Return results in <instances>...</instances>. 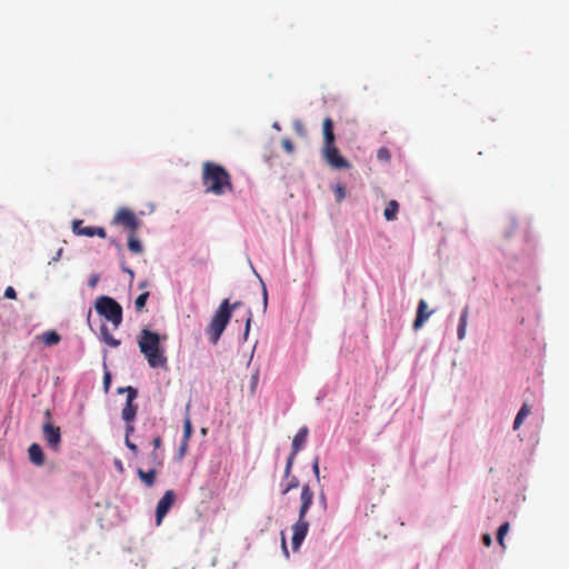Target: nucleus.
I'll list each match as a JSON object with an SVG mask.
<instances>
[{
  "label": "nucleus",
  "instance_id": "f257e3e1",
  "mask_svg": "<svg viewBox=\"0 0 569 569\" xmlns=\"http://www.w3.org/2000/svg\"><path fill=\"white\" fill-rule=\"evenodd\" d=\"M201 180L206 193L222 196L233 190L229 172L222 166L211 161L202 164Z\"/></svg>",
  "mask_w": 569,
  "mask_h": 569
},
{
  "label": "nucleus",
  "instance_id": "f03ea898",
  "mask_svg": "<svg viewBox=\"0 0 569 569\" xmlns=\"http://www.w3.org/2000/svg\"><path fill=\"white\" fill-rule=\"evenodd\" d=\"M160 343L161 338L159 333L149 329L141 330L138 346L151 368H164L167 366L164 349Z\"/></svg>",
  "mask_w": 569,
  "mask_h": 569
},
{
  "label": "nucleus",
  "instance_id": "7ed1b4c3",
  "mask_svg": "<svg viewBox=\"0 0 569 569\" xmlns=\"http://www.w3.org/2000/svg\"><path fill=\"white\" fill-rule=\"evenodd\" d=\"M323 146L321 154L325 161L333 169H349L350 162L345 159L336 147V137L333 132V121L326 118L322 122Z\"/></svg>",
  "mask_w": 569,
  "mask_h": 569
},
{
  "label": "nucleus",
  "instance_id": "20e7f679",
  "mask_svg": "<svg viewBox=\"0 0 569 569\" xmlns=\"http://www.w3.org/2000/svg\"><path fill=\"white\" fill-rule=\"evenodd\" d=\"M300 508H299V516L297 522L292 526V549L297 551L301 543L303 542L308 529H309V522L306 520L308 510L313 501V491L311 490L309 485L302 486L301 495H300Z\"/></svg>",
  "mask_w": 569,
  "mask_h": 569
},
{
  "label": "nucleus",
  "instance_id": "39448f33",
  "mask_svg": "<svg viewBox=\"0 0 569 569\" xmlns=\"http://www.w3.org/2000/svg\"><path fill=\"white\" fill-rule=\"evenodd\" d=\"M239 306L240 302L231 305L228 299L220 303L206 330L211 343L216 345L219 341L232 317V311Z\"/></svg>",
  "mask_w": 569,
  "mask_h": 569
},
{
  "label": "nucleus",
  "instance_id": "423d86ee",
  "mask_svg": "<svg viewBox=\"0 0 569 569\" xmlns=\"http://www.w3.org/2000/svg\"><path fill=\"white\" fill-rule=\"evenodd\" d=\"M96 311L118 328L122 322V307L111 297L101 296L96 300Z\"/></svg>",
  "mask_w": 569,
  "mask_h": 569
},
{
  "label": "nucleus",
  "instance_id": "0eeeda50",
  "mask_svg": "<svg viewBox=\"0 0 569 569\" xmlns=\"http://www.w3.org/2000/svg\"><path fill=\"white\" fill-rule=\"evenodd\" d=\"M112 223L122 226L130 233H136L141 224L136 213L128 208H120L114 214Z\"/></svg>",
  "mask_w": 569,
  "mask_h": 569
},
{
  "label": "nucleus",
  "instance_id": "6e6552de",
  "mask_svg": "<svg viewBox=\"0 0 569 569\" xmlns=\"http://www.w3.org/2000/svg\"><path fill=\"white\" fill-rule=\"evenodd\" d=\"M118 392H127L126 405L121 411L122 419L124 420V422L133 421L138 411V405L134 403V400L138 397L137 389L131 386H128L126 388H119Z\"/></svg>",
  "mask_w": 569,
  "mask_h": 569
},
{
  "label": "nucleus",
  "instance_id": "1a4fd4ad",
  "mask_svg": "<svg viewBox=\"0 0 569 569\" xmlns=\"http://www.w3.org/2000/svg\"><path fill=\"white\" fill-rule=\"evenodd\" d=\"M42 433L47 445L53 450L59 451L61 445L60 428L52 425L51 421H46L42 426Z\"/></svg>",
  "mask_w": 569,
  "mask_h": 569
},
{
  "label": "nucleus",
  "instance_id": "9d476101",
  "mask_svg": "<svg viewBox=\"0 0 569 569\" xmlns=\"http://www.w3.org/2000/svg\"><path fill=\"white\" fill-rule=\"evenodd\" d=\"M176 493L173 490H167L161 499L158 501L156 509V525L160 526L163 518L167 516L169 510L174 503Z\"/></svg>",
  "mask_w": 569,
  "mask_h": 569
},
{
  "label": "nucleus",
  "instance_id": "9b49d317",
  "mask_svg": "<svg viewBox=\"0 0 569 569\" xmlns=\"http://www.w3.org/2000/svg\"><path fill=\"white\" fill-rule=\"evenodd\" d=\"M427 308H428L427 302L423 299H421L419 301V303H418L417 316H416V319L413 321V329L415 330L420 329L423 326V323L426 322V320L432 313V311L428 312Z\"/></svg>",
  "mask_w": 569,
  "mask_h": 569
},
{
  "label": "nucleus",
  "instance_id": "f8f14e48",
  "mask_svg": "<svg viewBox=\"0 0 569 569\" xmlns=\"http://www.w3.org/2000/svg\"><path fill=\"white\" fill-rule=\"evenodd\" d=\"M309 429L305 426L299 429L292 440L293 455H297L307 441Z\"/></svg>",
  "mask_w": 569,
  "mask_h": 569
},
{
  "label": "nucleus",
  "instance_id": "ddd939ff",
  "mask_svg": "<svg viewBox=\"0 0 569 569\" xmlns=\"http://www.w3.org/2000/svg\"><path fill=\"white\" fill-rule=\"evenodd\" d=\"M29 459L36 466H42L44 463V453L42 448L38 443L30 445L28 449Z\"/></svg>",
  "mask_w": 569,
  "mask_h": 569
},
{
  "label": "nucleus",
  "instance_id": "4468645a",
  "mask_svg": "<svg viewBox=\"0 0 569 569\" xmlns=\"http://www.w3.org/2000/svg\"><path fill=\"white\" fill-rule=\"evenodd\" d=\"M468 317H469V307L466 306L462 311L459 319L457 336L459 340L465 339L466 332H467V325H468Z\"/></svg>",
  "mask_w": 569,
  "mask_h": 569
},
{
  "label": "nucleus",
  "instance_id": "2eb2a0df",
  "mask_svg": "<svg viewBox=\"0 0 569 569\" xmlns=\"http://www.w3.org/2000/svg\"><path fill=\"white\" fill-rule=\"evenodd\" d=\"M137 473L140 478V480L147 486V487H152L154 485V481H156V475H157V471L156 469H150L149 471H144L142 469H138L137 470Z\"/></svg>",
  "mask_w": 569,
  "mask_h": 569
},
{
  "label": "nucleus",
  "instance_id": "dca6fc26",
  "mask_svg": "<svg viewBox=\"0 0 569 569\" xmlns=\"http://www.w3.org/2000/svg\"><path fill=\"white\" fill-rule=\"evenodd\" d=\"M82 220H74L72 222V231L77 236L93 237V227H83Z\"/></svg>",
  "mask_w": 569,
  "mask_h": 569
},
{
  "label": "nucleus",
  "instance_id": "f3484780",
  "mask_svg": "<svg viewBox=\"0 0 569 569\" xmlns=\"http://www.w3.org/2000/svg\"><path fill=\"white\" fill-rule=\"evenodd\" d=\"M399 211V203L396 200H390L383 211V217L387 221H393L397 219Z\"/></svg>",
  "mask_w": 569,
  "mask_h": 569
},
{
  "label": "nucleus",
  "instance_id": "a211bd4d",
  "mask_svg": "<svg viewBox=\"0 0 569 569\" xmlns=\"http://www.w3.org/2000/svg\"><path fill=\"white\" fill-rule=\"evenodd\" d=\"M529 413H530V407L527 403H523L515 418V421H513L515 430H517L521 426V423L529 416Z\"/></svg>",
  "mask_w": 569,
  "mask_h": 569
},
{
  "label": "nucleus",
  "instance_id": "6ab92c4d",
  "mask_svg": "<svg viewBox=\"0 0 569 569\" xmlns=\"http://www.w3.org/2000/svg\"><path fill=\"white\" fill-rule=\"evenodd\" d=\"M128 248L133 253H141L143 251L142 243L136 237V233H130L128 238Z\"/></svg>",
  "mask_w": 569,
  "mask_h": 569
},
{
  "label": "nucleus",
  "instance_id": "aec40b11",
  "mask_svg": "<svg viewBox=\"0 0 569 569\" xmlns=\"http://www.w3.org/2000/svg\"><path fill=\"white\" fill-rule=\"evenodd\" d=\"M60 340H61L60 335L54 330L47 331L42 335V341L47 346H54V345L59 343Z\"/></svg>",
  "mask_w": 569,
  "mask_h": 569
},
{
  "label": "nucleus",
  "instance_id": "412c9836",
  "mask_svg": "<svg viewBox=\"0 0 569 569\" xmlns=\"http://www.w3.org/2000/svg\"><path fill=\"white\" fill-rule=\"evenodd\" d=\"M101 340L112 348L120 346V340L113 338L104 326L101 328Z\"/></svg>",
  "mask_w": 569,
  "mask_h": 569
},
{
  "label": "nucleus",
  "instance_id": "4be33fe9",
  "mask_svg": "<svg viewBox=\"0 0 569 569\" xmlns=\"http://www.w3.org/2000/svg\"><path fill=\"white\" fill-rule=\"evenodd\" d=\"M152 445H153V447H154V450H153V452H152V455H151V456H152V459H153V461H154V463H156L157 466H161V465H162V460H161V458L159 457V455H158V453H157V451H156V450H157V449H159V448L161 447V445H162V440H161V438H160L159 436H157V437L152 440Z\"/></svg>",
  "mask_w": 569,
  "mask_h": 569
},
{
  "label": "nucleus",
  "instance_id": "5701e85b",
  "mask_svg": "<svg viewBox=\"0 0 569 569\" xmlns=\"http://www.w3.org/2000/svg\"><path fill=\"white\" fill-rule=\"evenodd\" d=\"M509 531V522H505L502 523L499 528H498V531H497V541L498 543L505 548V542H503V539H505V536L507 535V532Z\"/></svg>",
  "mask_w": 569,
  "mask_h": 569
},
{
  "label": "nucleus",
  "instance_id": "b1692460",
  "mask_svg": "<svg viewBox=\"0 0 569 569\" xmlns=\"http://www.w3.org/2000/svg\"><path fill=\"white\" fill-rule=\"evenodd\" d=\"M149 298V292L146 291V292H142L141 295H139L134 301V307H136V310L137 311H141L146 303H147V300Z\"/></svg>",
  "mask_w": 569,
  "mask_h": 569
},
{
  "label": "nucleus",
  "instance_id": "393cba45",
  "mask_svg": "<svg viewBox=\"0 0 569 569\" xmlns=\"http://www.w3.org/2000/svg\"><path fill=\"white\" fill-rule=\"evenodd\" d=\"M191 435H192V423H191V419L187 416L183 421V438H182V440L189 441Z\"/></svg>",
  "mask_w": 569,
  "mask_h": 569
},
{
  "label": "nucleus",
  "instance_id": "a878e982",
  "mask_svg": "<svg viewBox=\"0 0 569 569\" xmlns=\"http://www.w3.org/2000/svg\"><path fill=\"white\" fill-rule=\"evenodd\" d=\"M333 192L338 202H340L346 196V189L342 184H337L333 188Z\"/></svg>",
  "mask_w": 569,
  "mask_h": 569
},
{
  "label": "nucleus",
  "instance_id": "bb28decb",
  "mask_svg": "<svg viewBox=\"0 0 569 569\" xmlns=\"http://www.w3.org/2000/svg\"><path fill=\"white\" fill-rule=\"evenodd\" d=\"M377 158L381 161L390 160V152L387 148H380L377 153Z\"/></svg>",
  "mask_w": 569,
  "mask_h": 569
},
{
  "label": "nucleus",
  "instance_id": "cd10ccee",
  "mask_svg": "<svg viewBox=\"0 0 569 569\" xmlns=\"http://www.w3.org/2000/svg\"><path fill=\"white\" fill-rule=\"evenodd\" d=\"M299 486V480L296 477H292L288 486L283 489L282 493L286 495L290 490L297 488Z\"/></svg>",
  "mask_w": 569,
  "mask_h": 569
},
{
  "label": "nucleus",
  "instance_id": "c85d7f7f",
  "mask_svg": "<svg viewBox=\"0 0 569 569\" xmlns=\"http://www.w3.org/2000/svg\"><path fill=\"white\" fill-rule=\"evenodd\" d=\"M281 146L288 153H291L293 151V143L291 142L290 139H283L281 141Z\"/></svg>",
  "mask_w": 569,
  "mask_h": 569
},
{
  "label": "nucleus",
  "instance_id": "c756f323",
  "mask_svg": "<svg viewBox=\"0 0 569 569\" xmlns=\"http://www.w3.org/2000/svg\"><path fill=\"white\" fill-rule=\"evenodd\" d=\"M126 446L132 451L134 456L138 455V447L136 443H133L130 438L126 437L124 439Z\"/></svg>",
  "mask_w": 569,
  "mask_h": 569
},
{
  "label": "nucleus",
  "instance_id": "7c9ffc66",
  "mask_svg": "<svg viewBox=\"0 0 569 569\" xmlns=\"http://www.w3.org/2000/svg\"><path fill=\"white\" fill-rule=\"evenodd\" d=\"M94 236L104 239L107 237L104 228H102V227H93V237Z\"/></svg>",
  "mask_w": 569,
  "mask_h": 569
},
{
  "label": "nucleus",
  "instance_id": "2f4dec72",
  "mask_svg": "<svg viewBox=\"0 0 569 569\" xmlns=\"http://www.w3.org/2000/svg\"><path fill=\"white\" fill-rule=\"evenodd\" d=\"M4 297L8 298V299H16L17 298V292L13 289V287L9 286V287L6 288Z\"/></svg>",
  "mask_w": 569,
  "mask_h": 569
},
{
  "label": "nucleus",
  "instance_id": "473e14b6",
  "mask_svg": "<svg viewBox=\"0 0 569 569\" xmlns=\"http://www.w3.org/2000/svg\"><path fill=\"white\" fill-rule=\"evenodd\" d=\"M188 442H189L188 440L181 441V445H180L179 451H178L179 458H182L186 455L187 449H188Z\"/></svg>",
  "mask_w": 569,
  "mask_h": 569
},
{
  "label": "nucleus",
  "instance_id": "72a5a7b5",
  "mask_svg": "<svg viewBox=\"0 0 569 569\" xmlns=\"http://www.w3.org/2000/svg\"><path fill=\"white\" fill-rule=\"evenodd\" d=\"M312 470H313V473H315L317 480L319 481L320 480V470H319V458L318 457H316V459L313 461Z\"/></svg>",
  "mask_w": 569,
  "mask_h": 569
},
{
  "label": "nucleus",
  "instance_id": "f704fd0d",
  "mask_svg": "<svg viewBox=\"0 0 569 569\" xmlns=\"http://www.w3.org/2000/svg\"><path fill=\"white\" fill-rule=\"evenodd\" d=\"M110 383H111V375L109 371H106L104 377H103V385H104L106 391L109 390Z\"/></svg>",
  "mask_w": 569,
  "mask_h": 569
},
{
  "label": "nucleus",
  "instance_id": "c9c22d12",
  "mask_svg": "<svg viewBox=\"0 0 569 569\" xmlns=\"http://www.w3.org/2000/svg\"><path fill=\"white\" fill-rule=\"evenodd\" d=\"M134 431L133 421L126 422V437L130 438V436Z\"/></svg>",
  "mask_w": 569,
  "mask_h": 569
},
{
  "label": "nucleus",
  "instance_id": "e433bc0d",
  "mask_svg": "<svg viewBox=\"0 0 569 569\" xmlns=\"http://www.w3.org/2000/svg\"><path fill=\"white\" fill-rule=\"evenodd\" d=\"M482 542L485 546L490 547L492 543L491 536L489 533H486L482 536Z\"/></svg>",
  "mask_w": 569,
  "mask_h": 569
},
{
  "label": "nucleus",
  "instance_id": "4c0bfd02",
  "mask_svg": "<svg viewBox=\"0 0 569 569\" xmlns=\"http://www.w3.org/2000/svg\"><path fill=\"white\" fill-rule=\"evenodd\" d=\"M251 319H252V315H251V312H249V316H248V318H247V320H246L244 337H247V336H248V333H249Z\"/></svg>",
  "mask_w": 569,
  "mask_h": 569
},
{
  "label": "nucleus",
  "instance_id": "58836bf2",
  "mask_svg": "<svg viewBox=\"0 0 569 569\" xmlns=\"http://www.w3.org/2000/svg\"><path fill=\"white\" fill-rule=\"evenodd\" d=\"M295 457H296V455H293V451H291V453H290V456H289V458L287 460L286 466H288L289 468H292Z\"/></svg>",
  "mask_w": 569,
  "mask_h": 569
},
{
  "label": "nucleus",
  "instance_id": "ea45409f",
  "mask_svg": "<svg viewBox=\"0 0 569 569\" xmlns=\"http://www.w3.org/2000/svg\"><path fill=\"white\" fill-rule=\"evenodd\" d=\"M262 293H263V306H264V308H266V307H267V305H268V293H267V289H266V287H264V286H263V288H262Z\"/></svg>",
  "mask_w": 569,
  "mask_h": 569
},
{
  "label": "nucleus",
  "instance_id": "a19ab883",
  "mask_svg": "<svg viewBox=\"0 0 569 569\" xmlns=\"http://www.w3.org/2000/svg\"><path fill=\"white\" fill-rule=\"evenodd\" d=\"M97 282H98V276H93L89 280V286L93 288L97 284Z\"/></svg>",
  "mask_w": 569,
  "mask_h": 569
},
{
  "label": "nucleus",
  "instance_id": "79ce46f5",
  "mask_svg": "<svg viewBox=\"0 0 569 569\" xmlns=\"http://www.w3.org/2000/svg\"><path fill=\"white\" fill-rule=\"evenodd\" d=\"M320 500H321V502H322L323 507L326 508V506H327V499H326V495H325L323 492H321V493H320Z\"/></svg>",
  "mask_w": 569,
  "mask_h": 569
},
{
  "label": "nucleus",
  "instance_id": "37998d69",
  "mask_svg": "<svg viewBox=\"0 0 569 569\" xmlns=\"http://www.w3.org/2000/svg\"><path fill=\"white\" fill-rule=\"evenodd\" d=\"M122 270H123L124 272H127L128 274H130V277H131V278H133L134 273H133V271H132L131 269L126 268V267H122Z\"/></svg>",
  "mask_w": 569,
  "mask_h": 569
},
{
  "label": "nucleus",
  "instance_id": "c03bdc74",
  "mask_svg": "<svg viewBox=\"0 0 569 569\" xmlns=\"http://www.w3.org/2000/svg\"><path fill=\"white\" fill-rule=\"evenodd\" d=\"M44 417H46L47 421H51V411L49 409H47L44 411Z\"/></svg>",
  "mask_w": 569,
  "mask_h": 569
},
{
  "label": "nucleus",
  "instance_id": "a18cd8bd",
  "mask_svg": "<svg viewBox=\"0 0 569 569\" xmlns=\"http://www.w3.org/2000/svg\"><path fill=\"white\" fill-rule=\"evenodd\" d=\"M290 472H291V468H289L288 466H286V468H284V476H286V477H289Z\"/></svg>",
  "mask_w": 569,
  "mask_h": 569
},
{
  "label": "nucleus",
  "instance_id": "49530a36",
  "mask_svg": "<svg viewBox=\"0 0 569 569\" xmlns=\"http://www.w3.org/2000/svg\"><path fill=\"white\" fill-rule=\"evenodd\" d=\"M282 548H283L284 552L288 555V550H287V546H286V539H284L283 536H282Z\"/></svg>",
  "mask_w": 569,
  "mask_h": 569
}]
</instances>
